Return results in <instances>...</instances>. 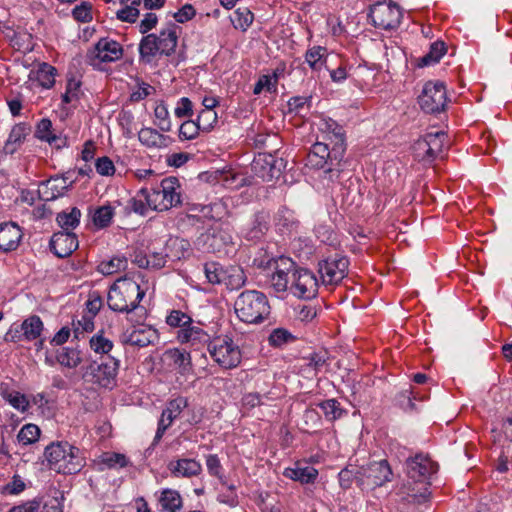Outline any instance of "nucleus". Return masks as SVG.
Returning <instances> with one entry per match:
<instances>
[{"instance_id": "obj_1", "label": "nucleus", "mask_w": 512, "mask_h": 512, "mask_svg": "<svg viewBox=\"0 0 512 512\" xmlns=\"http://www.w3.org/2000/svg\"><path fill=\"white\" fill-rule=\"evenodd\" d=\"M144 296L145 291L135 280L123 277L117 279L110 287L107 304L115 312L130 314L135 310H140L145 315L146 310L139 306Z\"/></svg>"}, {"instance_id": "obj_2", "label": "nucleus", "mask_w": 512, "mask_h": 512, "mask_svg": "<svg viewBox=\"0 0 512 512\" xmlns=\"http://www.w3.org/2000/svg\"><path fill=\"white\" fill-rule=\"evenodd\" d=\"M44 456L50 469L57 473L74 474L84 465L80 450L68 442L51 443L46 447Z\"/></svg>"}, {"instance_id": "obj_3", "label": "nucleus", "mask_w": 512, "mask_h": 512, "mask_svg": "<svg viewBox=\"0 0 512 512\" xmlns=\"http://www.w3.org/2000/svg\"><path fill=\"white\" fill-rule=\"evenodd\" d=\"M238 318L248 324L262 322L270 314V305L266 295L256 290L243 291L234 303Z\"/></svg>"}, {"instance_id": "obj_4", "label": "nucleus", "mask_w": 512, "mask_h": 512, "mask_svg": "<svg viewBox=\"0 0 512 512\" xmlns=\"http://www.w3.org/2000/svg\"><path fill=\"white\" fill-rule=\"evenodd\" d=\"M177 29V25L168 23L159 35L152 33L144 36L139 44L141 58L150 62L158 53L166 56L174 53L178 42Z\"/></svg>"}, {"instance_id": "obj_5", "label": "nucleus", "mask_w": 512, "mask_h": 512, "mask_svg": "<svg viewBox=\"0 0 512 512\" xmlns=\"http://www.w3.org/2000/svg\"><path fill=\"white\" fill-rule=\"evenodd\" d=\"M119 367L120 361L115 357L100 363L93 361L84 368L82 378L98 388L111 391L117 386Z\"/></svg>"}, {"instance_id": "obj_6", "label": "nucleus", "mask_w": 512, "mask_h": 512, "mask_svg": "<svg viewBox=\"0 0 512 512\" xmlns=\"http://www.w3.org/2000/svg\"><path fill=\"white\" fill-rule=\"evenodd\" d=\"M233 238V229L229 223H215L198 236L196 245L204 252L222 253L233 245Z\"/></svg>"}, {"instance_id": "obj_7", "label": "nucleus", "mask_w": 512, "mask_h": 512, "mask_svg": "<svg viewBox=\"0 0 512 512\" xmlns=\"http://www.w3.org/2000/svg\"><path fill=\"white\" fill-rule=\"evenodd\" d=\"M131 208L140 215L148 211H166L172 207L182 205L181 194H139V198H132Z\"/></svg>"}, {"instance_id": "obj_8", "label": "nucleus", "mask_w": 512, "mask_h": 512, "mask_svg": "<svg viewBox=\"0 0 512 512\" xmlns=\"http://www.w3.org/2000/svg\"><path fill=\"white\" fill-rule=\"evenodd\" d=\"M208 351L213 360L224 369L237 367L241 362V351L228 337H217L209 343Z\"/></svg>"}, {"instance_id": "obj_9", "label": "nucleus", "mask_w": 512, "mask_h": 512, "mask_svg": "<svg viewBox=\"0 0 512 512\" xmlns=\"http://www.w3.org/2000/svg\"><path fill=\"white\" fill-rule=\"evenodd\" d=\"M357 485L371 490L391 481L392 471L386 460L374 461L358 468Z\"/></svg>"}, {"instance_id": "obj_10", "label": "nucleus", "mask_w": 512, "mask_h": 512, "mask_svg": "<svg viewBox=\"0 0 512 512\" xmlns=\"http://www.w3.org/2000/svg\"><path fill=\"white\" fill-rule=\"evenodd\" d=\"M421 109L426 113L442 112L447 104L446 87L441 81H428L418 98Z\"/></svg>"}, {"instance_id": "obj_11", "label": "nucleus", "mask_w": 512, "mask_h": 512, "mask_svg": "<svg viewBox=\"0 0 512 512\" xmlns=\"http://www.w3.org/2000/svg\"><path fill=\"white\" fill-rule=\"evenodd\" d=\"M402 17L398 5L390 2H378L370 8L369 18L373 25L383 30H392L399 26Z\"/></svg>"}, {"instance_id": "obj_12", "label": "nucleus", "mask_w": 512, "mask_h": 512, "mask_svg": "<svg viewBox=\"0 0 512 512\" xmlns=\"http://www.w3.org/2000/svg\"><path fill=\"white\" fill-rule=\"evenodd\" d=\"M123 55V48L114 39L104 37L98 40L94 47L87 53L90 65L98 67L101 63L115 62Z\"/></svg>"}, {"instance_id": "obj_13", "label": "nucleus", "mask_w": 512, "mask_h": 512, "mask_svg": "<svg viewBox=\"0 0 512 512\" xmlns=\"http://www.w3.org/2000/svg\"><path fill=\"white\" fill-rule=\"evenodd\" d=\"M318 266L323 283L336 285L347 275L349 260L346 256L334 254L321 260Z\"/></svg>"}, {"instance_id": "obj_14", "label": "nucleus", "mask_w": 512, "mask_h": 512, "mask_svg": "<svg viewBox=\"0 0 512 512\" xmlns=\"http://www.w3.org/2000/svg\"><path fill=\"white\" fill-rule=\"evenodd\" d=\"M123 345H131L144 348L154 345L159 341V334L156 329L150 325L138 323L125 328L119 336Z\"/></svg>"}, {"instance_id": "obj_15", "label": "nucleus", "mask_w": 512, "mask_h": 512, "mask_svg": "<svg viewBox=\"0 0 512 512\" xmlns=\"http://www.w3.org/2000/svg\"><path fill=\"white\" fill-rule=\"evenodd\" d=\"M430 485L431 483L412 481L407 477L406 481L399 486L397 495L403 504L417 507L430 501Z\"/></svg>"}, {"instance_id": "obj_16", "label": "nucleus", "mask_w": 512, "mask_h": 512, "mask_svg": "<svg viewBox=\"0 0 512 512\" xmlns=\"http://www.w3.org/2000/svg\"><path fill=\"white\" fill-rule=\"evenodd\" d=\"M198 179L200 182L210 184L216 190H237L243 187L246 183V178L232 171H205L199 174Z\"/></svg>"}, {"instance_id": "obj_17", "label": "nucleus", "mask_w": 512, "mask_h": 512, "mask_svg": "<svg viewBox=\"0 0 512 512\" xmlns=\"http://www.w3.org/2000/svg\"><path fill=\"white\" fill-rule=\"evenodd\" d=\"M335 148V144L330 150L326 143L316 142L308 153L306 165L314 169H324L326 166L332 168L334 162L338 164L343 156Z\"/></svg>"}, {"instance_id": "obj_18", "label": "nucleus", "mask_w": 512, "mask_h": 512, "mask_svg": "<svg viewBox=\"0 0 512 512\" xmlns=\"http://www.w3.org/2000/svg\"><path fill=\"white\" fill-rule=\"evenodd\" d=\"M438 470V465L429 456L417 454L406 460V474L412 481L430 483V477Z\"/></svg>"}, {"instance_id": "obj_19", "label": "nucleus", "mask_w": 512, "mask_h": 512, "mask_svg": "<svg viewBox=\"0 0 512 512\" xmlns=\"http://www.w3.org/2000/svg\"><path fill=\"white\" fill-rule=\"evenodd\" d=\"M291 289L300 298L311 299L317 295L318 281L316 276L305 268H294Z\"/></svg>"}, {"instance_id": "obj_20", "label": "nucleus", "mask_w": 512, "mask_h": 512, "mask_svg": "<svg viewBox=\"0 0 512 512\" xmlns=\"http://www.w3.org/2000/svg\"><path fill=\"white\" fill-rule=\"evenodd\" d=\"M283 167V159H276L271 154H259L251 164L254 174L266 182L277 179Z\"/></svg>"}, {"instance_id": "obj_21", "label": "nucleus", "mask_w": 512, "mask_h": 512, "mask_svg": "<svg viewBox=\"0 0 512 512\" xmlns=\"http://www.w3.org/2000/svg\"><path fill=\"white\" fill-rule=\"evenodd\" d=\"M187 405V398L181 396L167 403V406L162 411L161 418L158 422L154 443L161 440L166 430L172 425L173 421L182 413L183 409L186 408Z\"/></svg>"}, {"instance_id": "obj_22", "label": "nucleus", "mask_w": 512, "mask_h": 512, "mask_svg": "<svg viewBox=\"0 0 512 512\" xmlns=\"http://www.w3.org/2000/svg\"><path fill=\"white\" fill-rule=\"evenodd\" d=\"M274 272L271 276V286L276 292H285L292 281L295 262L288 257H280L273 261Z\"/></svg>"}, {"instance_id": "obj_23", "label": "nucleus", "mask_w": 512, "mask_h": 512, "mask_svg": "<svg viewBox=\"0 0 512 512\" xmlns=\"http://www.w3.org/2000/svg\"><path fill=\"white\" fill-rule=\"evenodd\" d=\"M50 248L57 257H68L78 248L77 236L69 231L56 232L50 239Z\"/></svg>"}, {"instance_id": "obj_24", "label": "nucleus", "mask_w": 512, "mask_h": 512, "mask_svg": "<svg viewBox=\"0 0 512 512\" xmlns=\"http://www.w3.org/2000/svg\"><path fill=\"white\" fill-rule=\"evenodd\" d=\"M334 178L339 180L340 190L360 191L358 178L350 176L349 173L341 174L333 168H327L323 171L321 182L325 188L335 190L338 188L337 186H329V182H333Z\"/></svg>"}, {"instance_id": "obj_25", "label": "nucleus", "mask_w": 512, "mask_h": 512, "mask_svg": "<svg viewBox=\"0 0 512 512\" xmlns=\"http://www.w3.org/2000/svg\"><path fill=\"white\" fill-rule=\"evenodd\" d=\"M22 231L14 222H5L0 224V250L9 252L15 250L21 239Z\"/></svg>"}, {"instance_id": "obj_26", "label": "nucleus", "mask_w": 512, "mask_h": 512, "mask_svg": "<svg viewBox=\"0 0 512 512\" xmlns=\"http://www.w3.org/2000/svg\"><path fill=\"white\" fill-rule=\"evenodd\" d=\"M177 339L180 343H188L193 347L208 345L212 341L210 335L199 326L190 324L180 329L177 333Z\"/></svg>"}, {"instance_id": "obj_27", "label": "nucleus", "mask_w": 512, "mask_h": 512, "mask_svg": "<svg viewBox=\"0 0 512 512\" xmlns=\"http://www.w3.org/2000/svg\"><path fill=\"white\" fill-rule=\"evenodd\" d=\"M189 247L190 244L187 240L178 237H170L162 248L167 264L174 263L185 258L189 251Z\"/></svg>"}, {"instance_id": "obj_28", "label": "nucleus", "mask_w": 512, "mask_h": 512, "mask_svg": "<svg viewBox=\"0 0 512 512\" xmlns=\"http://www.w3.org/2000/svg\"><path fill=\"white\" fill-rule=\"evenodd\" d=\"M165 357L170 365L181 375H188L193 370L190 353L178 348L169 349L165 352Z\"/></svg>"}, {"instance_id": "obj_29", "label": "nucleus", "mask_w": 512, "mask_h": 512, "mask_svg": "<svg viewBox=\"0 0 512 512\" xmlns=\"http://www.w3.org/2000/svg\"><path fill=\"white\" fill-rule=\"evenodd\" d=\"M283 475L293 481L301 484L314 483L318 477V470L313 466L302 465L300 462L295 463L294 467H288L284 470Z\"/></svg>"}, {"instance_id": "obj_30", "label": "nucleus", "mask_w": 512, "mask_h": 512, "mask_svg": "<svg viewBox=\"0 0 512 512\" xmlns=\"http://www.w3.org/2000/svg\"><path fill=\"white\" fill-rule=\"evenodd\" d=\"M170 472L175 477H194L202 472V465L195 459L183 458L175 462H170L168 466Z\"/></svg>"}, {"instance_id": "obj_31", "label": "nucleus", "mask_w": 512, "mask_h": 512, "mask_svg": "<svg viewBox=\"0 0 512 512\" xmlns=\"http://www.w3.org/2000/svg\"><path fill=\"white\" fill-rule=\"evenodd\" d=\"M134 263L145 269H161L167 265L163 251H153L149 254L138 253L135 255Z\"/></svg>"}, {"instance_id": "obj_32", "label": "nucleus", "mask_w": 512, "mask_h": 512, "mask_svg": "<svg viewBox=\"0 0 512 512\" xmlns=\"http://www.w3.org/2000/svg\"><path fill=\"white\" fill-rule=\"evenodd\" d=\"M139 141L150 148H164L168 146L170 138L153 128H142L138 133Z\"/></svg>"}, {"instance_id": "obj_33", "label": "nucleus", "mask_w": 512, "mask_h": 512, "mask_svg": "<svg viewBox=\"0 0 512 512\" xmlns=\"http://www.w3.org/2000/svg\"><path fill=\"white\" fill-rule=\"evenodd\" d=\"M20 329L24 330L25 341L31 342L41 337L44 323L38 315H30L22 321Z\"/></svg>"}, {"instance_id": "obj_34", "label": "nucleus", "mask_w": 512, "mask_h": 512, "mask_svg": "<svg viewBox=\"0 0 512 512\" xmlns=\"http://www.w3.org/2000/svg\"><path fill=\"white\" fill-rule=\"evenodd\" d=\"M30 132V126L26 123H19L13 126L5 142L4 149L6 153L13 154L18 145H20Z\"/></svg>"}, {"instance_id": "obj_35", "label": "nucleus", "mask_w": 512, "mask_h": 512, "mask_svg": "<svg viewBox=\"0 0 512 512\" xmlns=\"http://www.w3.org/2000/svg\"><path fill=\"white\" fill-rule=\"evenodd\" d=\"M57 362L67 368H76L82 362L80 350L74 347H63L57 351Z\"/></svg>"}, {"instance_id": "obj_36", "label": "nucleus", "mask_w": 512, "mask_h": 512, "mask_svg": "<svg viewBox=\"0 0 512 512\" xmlns=\"http://www.w3.org/2000/svg\"><path fill=\"white\" fill-rule=\"evenodd\" d=\"M429 148L430 149V160L431 162L437 157H441L444 149L448 147L447 144V135L442 131H437L435 133H427L426 134Z\"/></svg>"}, {"instance_id": "obj_37", "label": "nucleus", "mask_w": 512, "mask_h": 512, "mask_svg": "<svg viewBox=\"0 0 512 512\" xmlns=\"http://www.w3.org/2000/svg\"><path fill=\"white\" fill-rule=\"evenodd\" d=\"M35 135L38 139L46 141L50 145L54 144L57 148H60V144H58V142L65 144V141L53 134L52 122L48 118H43L39 121L36 127Z\"/></svg>"}, {"instance_id": "obj_38", "label": "nucleus", "mask_w": 512, "mask_h": 512, "mask_svg": "<svg viewBox=\"0 0 512 512\" xmlns=\"http://www.w3.org/2000/svg\"><path fill=\"white\" fill-rule=\"evenodd\" d=\"M159 503L162 510L167 512H177L182 507V498L178 491L173 489H164L159 497Z\"/></svg>"}, {"instance_id": "obj_39", "label": "nucleus", "mask_w": 512, "mask_h": 512, "mask_svg": "<svg viewBox=\"0 0 512 512\" xmlns=\"http://www.w3.org/2000/svg\"><path fill=\"white\" fill-rule=\"evenodd\" d=\"M246 282V276L240 266H229L225 269L224 284L230 290L240 289Z\"/></svg>"}, {"instance_id": "obj_40", "label": "nucleus", "mask_w": 512, "mask_h": 512, "mask_svg": "<svg viewBox=\"0 0 512 512\" xmlns=\"http://www.w3.org/2000/svg\"><path fill=\"white\" fill-rule=\"evenodd\" d=\"M325 129L328 132L329 138L333 141L335 146V150L339 153H344L345 151V132L343 128L334 120L329 119L325 122Z\"/></svg>"}, {"instance_id": "obj_41", "label": "nucleus", "mask_w": 512, "mask_h": 512, "mask_svg": "<svg viewBox=\"0 0 512 512\" xmlns=\"http://www.w3.org/2000/svg\"><path fill=\"white\" fill-rule=\"evenodd\" d=\"M326 48L322 46H313L305 53V62L314 71H319L326 63Z\"/></svg>"}, {"instance_id": "obj_42", "label": "nucleus", "mask_w": 512, "mask_h": 512, "mask_svg": "<svg viewBox=\"0 0 512 512\" xmlns=\"http://www.w3.org/2000/svg\"><path fill=\"white\" fill-rule=\"evenodd\" d=\"M0 393L2 397L8 401L15 409L22 412L27 410L29 402L24 394L16 391H10L8 386L3 384L0 387Z\"/></svg>"}, {"instance_id": "obj_43", "label": "nucleus", "mask_w": 512, "mask_h": 512, "mask_svg": "<svg viewBox=\"0 0 512 512\" xmlns=\"http://www.w3.org/2000/svg\"><path fill=\"white\" fill-rule=\"evenodd\" d=\"M81 211L77 207L71 208L69 212L62 211L57 215V223L64 231L75 229L80 223Z\"/></svg>"}, {"instance_id": "obj_44", "label": "nucleus", "mask_w": 512, "mask_h": 512, "mask_svg": "<svg viewBox=\"0 0 512 512\" xmlns=\"http://www.w3.org/2000/svg\"><path fill=\"white\" fill-rule=\"evenodd\" d=\"M318 406L322 410L326 420L330 422H333L346 414V411L341 408L340 403L336 399L322 401Z\"/></svg>"}, {"instance_id": "obj_45", "label": "nucleus", "mask_w": 512, "mask_h": 512, "mask_svg": "<svg viewBox=\"0 0 512 512\" xmlns=\"http://www.w3.org/2000/svg\"><path fill=\"white\" fill-rule=\"evenodd\" d=\"M114 216V209L110 205H104L95 209L92 217L94 226L98 229L108 227Z\"/></svg>"}, {"instance_id": "obj_46", "label": "nucleus", "mask_w": 512, "mask_h": 512, "mask_svg": "<svg viewBox=\"0 0 512 512\" xmlns=\"http://www.w3.org/2000/svg\"><path fill=\"white\" fill-rule=\"evenodd\" d=\"M445 53V44L441 41H436L431 44L429 52L420 59L419 66L435 64L440 61Z\"/></svg>"}, {"instance_id": "obj_47", "label": "nucleus", "mask_w": 512, "mask_h": 512, "mask_svg": "<svg viewBox=\"0 0 512 512\" xmlns=\"http://www.w3.org/2000/svg\"><path fill=\"white\" fill-rule=\"evenodd\" d=\"M204 273L209 283L216 285L224 282L225 269L217 262L204 264Z\"/></svg>"}, {"instance_id": "obj_48", "label": "nucleus", "mask_w": 512, "mask_h": 512, "mask_svg": "<svg viewBox=\"0 0 512 512\" xmlns=\"http://www.w3.org/2000/svg\"><path fill=\"white\" fill-rule=\"evenodd\" d=\"M253 19V13L248 8L243 7L235 10L231 21L236 29L246 31L251 26Z\"/></svg>"}, {"instance_id": "obj_49", "label": "nucleus", "mask_w": 512, "mask_h": 512, "mask_svg": "<svg viewBox=\"0 0 512 512\" xmlns=\"http://www.w3.org/2000/svg\"><path fill=\"white\" fill-rule=\"evenodd\" d=\"M56 68L48 63H42L37 71V80L43 88H51L55 83Z\"/></svg>"}, {"instance_id": "obj_50", "label": "nucleus", "mask_w": 512, "mask_h": 512, "mask_svg": "<svg viewBox=\"0 0 512 512\" xmlns=\"http://www.w3.org/2000/svg\"><path fill=\"white\" fill-rule=\"evenodd\" d=\"M295 340L296 337L285 328L274 329L268 337L269 344L278 348L294 342Z\"/></svg>"}, {"instance_id": "obj_51", "label": "nucleus", "mask_w": 512, "mask_h": 512, "mask_svg": "<svg viewBox=\"0 0 512 512\" xmlns=\"http://www.w3.org/2000/svg\"><path fill=\"white\" fill-rule=\"evenodd\" d=\"M90 348L97 354H108L113 348V342L100 331L93 335L89 341Z\"/></svg>"}, {"instance_id": "obj_52", "label": "nucleus", "mask_w": 512, "mask_h": 512, "mask_svg": "<svg viewBox=\"0 0 512 512\" xmlns=\"http://www.w3.org/2000/svg\"><path fill=\"white\" fill-rule=\"evenodd\" d=\"M39 436H40V429L37 425L35 424H26L24 425L18 435H17V439L19 441V443L23 444V445H30V444H33L35 443L38 439H39Z\"/></svg>"}, {"instance_id": "obj_53", "label": "nucleus", "mask_w": 512, "mask_h": 512, "mask_svg": "<svg viewBox=\"0 0 512 512\" xmlns=\"http://www.w3.org/2000/svg\"><path fill=\"white\" fill-rule=\"evenodd\" d=\"M155 114V125L163 131L169 132L171 130L172 124L169 118V112L165 104H158L154 110Z\"/></svg>"}, {"instance_id": "obj_54", "label": "nucleus", "mask_w": 512, "mask_h": 512, "mask_svg": "<svg viewBox=\"0 0 512 512\" xmlns=\"http://www.w3.org/2000/svg\"><path fill=\"white\" fill-rule=\"evenodd\" d=\"M127 266V259L125 257H114L109 261L101 262L99 271L105 275L114 274L120 270H124Z\"/></svg>"}, {"instance_id": "obj_55", "label": "nucleus", "mask_w": 512, "mask_h": 512, "mask_svg": "<svg viewBox=\"0 0 512 512\" xmlns=\"http://www.w3.org/2000/svg\"><path fill=\"white\" fill-rule=\"evenodd\" d=\"M192 322V318L180 310H172L166 317V323L170 327H179L180 329L189 326Z\"/></svg>"}, {"instance_id": "obj_56", "label": "nucleus", "mask_w": 512, "mask_h": 512, "mask_svg": "<svg viewBox=\"0 0 512 512\" xmlns=\"http://www.w3.org/2000/svg\"><path fill=\"white\" fill-rule=\"evenodd\" d=\"M270 400H272L270 393H248L243 396L242 405L246 409H253L257 406L266 405Z\"/></svg>"}, {"instance_id": "obj_57", "label": "nucleus", "mask_w": 512, "mask_h": 512, "mask_svg": "<svg viewBox=\"0 0 512 512\" xmlns=\"http://www.w3.org/2000/svg\"><path fill=\"white\" fill-rule=\"evenodd\" d=\"M206 466L210 475L217 477L221 484L226 485L223 468L220 459L216 454H209L206 456Z\"/></svg>"}, {"instance_id": "obj_58", "label": "nucleus", "mask_w": 512, "mask_h": 512, "mask_svg": "<svg viewBox=\"0 0 512 512\" xmlns=\"http://www.w3.org/2000/svg\"><path fill=\"white\" fill-rule=\"evenodd\" d=\"M358 468L357 466H353L349 464L344 469H342L339 474V484L343 489H348L351 487L353 480L357 482V476L358 474Z\"/></svg>"}, {"instance_id": "obj_59", "label": "nucleus", "mask_w": 512, "mask_h": 512, "mask_svg": "<svg viewBox=\"0 0 512 512\" xmlns=\"http://www.w3.org/2000/svg\"><path fill=\"white\" fill-rule=\"evenodd\" d=\"M202 127L198 121L188 120L181 124L179 137L181 140H192L199 134Z\"/></svg>"}, {"instance_id": "obj_60", "label": "nucleus", "mask_w": 512, "mask_h": 512, "mask_svg": "<svg viewBox=\"0 0 512 512\" xmlns=\"http://www.w3.org/2000/svg\"><path fill=\"white\" fill-rule=\"evenodd\" d=\"M277 88V76L274 75L273 77L269 75H262L258 81L256 82L253 93L255 95H259L264 89H266L268 92H274Z\"/></svg>"}, {"instance_id": "obj_61", "label": "nucleus", "mask_w": 512, "mask_h": 512, "mask_svg": "<svg viewBox=\"0 0 512 512\" xmlns=\"http://www.w3.org/2000/svg\"><path fill=\"white\" fill-rule=\"evenodd\" d=\"M102 463L108 468H122L127 466L128 460L124 454L120 453H105L102 456Z\"/></svg>"}, {"instance_id": "obj_62", "label": "nucleus", "mask_w": 512, "mask_h": 512, "mask_svg": "<svg viewBox=\"0 0 512 512\" xmlns=\"http://www.w3.org/2000/svg\"><path fill=\"white\" fill-rule=\"evenodd\" d=\"M197 121L200 123L202 130L209 131L217 121V114L212 109H203L199 113Z\"/></svg>"}, {"instance_id": "obj_63", "label": "nucleus", "mask_w": 512, "mask_h": 512, "mask_svg": "<svg viewBox=\"0 0 512 512\" xmlns=\"http://www.w3.org/2000/svg\"><path fill=\"white\" fill-rule=\"evenodd\" d=\"M138 5H126L117 11V18L123 22L134 23L139 17Z\"/></svg>"}, {"instance_id": "obj_64", "label": "nucleus", "mask_w": 512, "mask_h": 512, "mask_svg": "<svg viewBox=\"0 0 512 512\" xmlns=\"http://www.w3.org/2000/svg\"><path fill=\"white\" fill-rule=\"evenodd\" d=\"M311 98L310 97H302L296 96L289 99L287 105L288 110L291 113L300 114L305 107H310Z\"/></svg>"}]
</instances>
